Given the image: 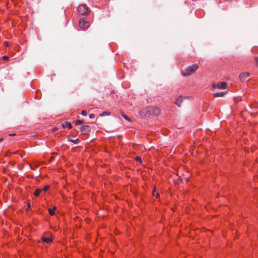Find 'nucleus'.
Listing matches in <instances>:
<instances>
[{"instance_id": "nucleus-1", "label": "nucleus", "mask_w": 258, "mask_h": 258, "mask_svg": "<svg viewBox=\"0 0 258 258\" xmlns=\"http://www.w3.org/2000/svg\"><path fill=\"white\" fill-rule=\"evenodd\" d=\"M198 69V66L197 64H193L192 66H189L187 68L182 70L181 72L182 75L183 76H186L188 75H190L195 72Z\"/></svg>"}, {"instance_id": "nucleus-2", "label": "nucleus", "mask_w": 258, "mask_h": 258, "mask_svg": "<svg viewBox=\"0 0 258 258\" xmlns=\"http://www.w3.org/2000/svg\"><path fill=\"white\" fill-rule=\"evenodd\" d=\"M78 11L82 15H85L90 13L89 8L85 5H80L79 6Z\"/></svg>"}, {"instance_id": "nucleus-3", "label": "nucleus", "mask_w": 258, "mask_h": 258, "mask_svg": "<svg viewBox=\"0 0 258 258\" xmlns=\"http://www.w3.org/2000/svg\"><path fill=\"white\" fill-rule=\"evenodd\" d=\"M79 25L81 29L84 30L88 28L90 26V24L88 22L86 21L84 19H80Z\"/></svg>"}, {"instance_id": "nucleus-4", "label": "nucleus", "mask_w": 258, "mask_h": 258, "mask_svg": "<svg viewBox=\"0 0 258 258\" xmlns=\"http://www.w3.org/2000/svg\"><path fill=\"white\" fill-rule=\"evenodd\" d=\"M212 86L213 88L225 89L227 88V84L224 82L220 83H213Z\"/></svg>"}, {"instance_id": "nucleus-5", "label": "nucleus", "mask_w": 258, "mask_h": 258, "mask_svg": "<svg viewBox=\"0 0 258 258\" xmlns=\"http://www.w3.org/2000/svg\"><path fill=\"white\" fill-rule=\"evenodd\" d=\"M41 240L43 242L50 243L52 241V238L51 236L50 237H46L44 235H42L41 237Z\"/></svg>"}, {"instance_id": "nucleus-6", "label": "nucleus", "mask_w": 258, "mask_h": 258, "mask_svg": "<svg viewBox=\"0 0 258 258\" xmlns=\"http://www.w3.org/2000/svg\"><path fill=\"white\" fill-rule=\"evenodd\" d=\"M249 76V74L248 73H242L240 74L239 79L241 81H244L247 79Z\"/></svg>"}, {"instance_id": "nucleus-7", "label": "nucleus", "mask_w": 258, "mask_h": 258, "mask_svg": "<svg viewBox=\"0 0 258 258\" xmlns=\"http://www.w3.org/2000/svg\"><path fill=\"white\" fill-rule=\"evenodd\" d=\"M90 131V126L89 125H83L81 128V131L83 134H87Z\"/></svg>"}, {"instance_id": "nucleus-8", "label": "nucleus", "mask_w": 258, "mask_h": 258, "mask_svg": "<svg viewBox=\"0 0 258 258\" xmlns=\"http://www.w3.org/2000/svg\"><path fill=\"white\" fill-rule=\"evenodd\" d=\"M62 126L63 128H68L69 129H70L72 127L71 123L68 121H66L62 123Z\"/></svg>"}, {"instance_id": "nucleus-9", "label": "nucleus", "mask_w": 258, "mask_h": 258, "mask_svg": "<svg viewBox=\"0 0 258 258\" xmlns=\"http://www.w3.org/2000/svg\"><path fill=\"white\" fill-rule=\"evenodd\" d=\"M183 99H184V98H182L181 97L177 98L176 101V102H175V104L178 106L180 107L181 106V102H182Z\"/></svg>"}, {"instance_id": "nucleus-10", "label": "nucleus", "mask_w": 258, "mask_h": 258, "mask_svg": "<svg viewBox=\"0 0 258 258\" xmlns=\"http://www.w3.org/2000/svg\"><path fill=\"white\" fill-rule=\"evenodd\" d=\"M56 209V207L54 206L53 207V209H48V212H49V214L51 215V216H53L55 214V210Z\"/></svg>"}, {"instance_id": "nucleus-11", "label": "nucleus", "mask_w": 258, "mask_h": 258, "mask_svg": "<svg viewBox=\"0 0 258 258\" xmlns=\"http://www.w3.org/2000/svg\"><path fill=\"white\" fill-rule=\"evenodd\" d=\"M225 92H221L219 93H216L214 94V96L215 97H222L224 95Z\"/></svg>"}, {"instance_id": "nucleus-12", "label": "nucleus", "mask_w": 258, "mask_h": 258, "mask_svg": "<svg viewBox=\"0 0 258 258\" xmlns=\"http://www.w3.org/2000/svg\"><path fill=\"white\" fill-rule=\"evenodd\" d=\"M41 190H42L40 189H36L35 190L34 193L35 196L38 197L40 195V192H41Z\"/></svg>"}, {"instance_id": "nucleus-13", "label": "nucleus", "mask_w": 258, "mask_h": 258, "mask_svg": "<svg viewBox=\"0 0 258 258\" xmlns=\"http://www.w3.org/2000/svg\"><path fill=\"white\" fill-rule=\"evenodd\" d=\"M49 188L50 186L49 185H46L43 187L42 190L44 191H46Z\"/></svg>"}, {"instance_id": "nucleus-14", "label": "nucleus", "mask_w": 258, "mask_h": 258, "mask_svg": "<svg viewBox=\"0 0 258 258\" xmlns=\"http://www.w3.org/2000/svg\"><path fill=\"white\" fill-rule=\"evenodd\" d=\"M251 51L252 52H258V47H253L252 49H251Z\"/></svg>"}, {"instance_id": "nucleus-15", "label": "nucleus", "mask_w": 258, "mask_h": 258, "mask_svg": "<svg viewBox=\"0 0 258 258\" xmlns=\"http://www.w3.org/2000/svg\"><path fill=\"white\" fill-rule=\"evenodd\" d=\"M83 123V121L82 120H77L76 121H75V124L77 125H79V124H81Z\"/></svg>"}, {"instance_id": "nucleus-16", "label": "nucleus", "mask_w": 258, "mask_h": 258, "mask_svg": "<svg viewBox=\"0 0 258 258\" xmlns=\"http://www.w3.org/2000/svg\"><path fill=\"white\" fill-rule=\"evenodd\" d=\"M70 141L73 143H74L75 144H78L79 142V139H77L76 140H70Z\"/></svg>"}, {"instance_id": "nucleus-17", "label": "nucleus", "mask_w": 258, "mask_h": 258, "mask_svg": "<svg viewBox=\"0 0 258 258\" xmlns=\"http://www.w3.org/2000/svg\"><path fill=\"white\" fill-rule=\"evenodd\" d=\"M81 114L83 116H86L87 115V112L86 110H82Z\"/></svg>"}, {"instance_id": "nucleus-18", "label": "nucleus", "mask_w": 258, "mask_h": 258, "mask_svg": "<svg viewBox=\"0 0 258 258\" xmlns=\"http://www.w3.org/2000/svg\"><path fill=\"white\" fill-rule=\"evenodd\" d=\"M135 160L137 162H141V158L138 156H137L135 158Z\"/></svg>"}, {"instance_id": "nucleus-19", "label": "nucleus", "mask_w": 258, "mask_h": 258, "mask_svg": "<svg viewBox=\"0 0 258 258\" xmlns=\"http://www.w3.org/2000/svg\"><path fill=\"white\" fill-rule=\"evenodd\" d=\"M123 117L127 120L130 121V119L126 115H123Z\"/></svg>"}, {"instance_id": "nucleus-20", "label": "nucleus", "mask_w": 258, "mask_h": 258, "mask_svg": "<svg viewBox=\"0 0 258 258\" xmlns=\"http://www.w3.org/2000/svg\"><path fill=\"white\" fill-rule=\"evenodd\" d=\"M89 117L90 118H94L95 117V115L94 114H90L89 115Z\"/></svg>"}, {"instance_id": "nucleus-21", "label": "nucleus", "mask_w": 258, "mask_h": 258, "mask_svg": "<svg viewBox=\"0 0 258 258\" xmlns=\"http://www.w3.org/2000/svg\"><path fill=\"white\" fill-rule=\"evenodd\" d=\"M255 61L256 66H258V57L255 58Z\"/></svg>"}, {"instance_id": "nucleus-22", "label": "nucleus", "mask_w": 258, "mask_h": 258, "mask_svg": "<svg viewBox=\"0 0 258 258\" xmlns=\"http://www.w3.org/2000/svg\"><path fill=\"white\" fill-rule=\"evenodd\" d=\"M3 59H4V60H8V59H9V57L7 56H3Z\"/></svg>"}, {"instance_id": "nucleus-23", "label": "nucleus", "mask_w": 258, "mask_h": 258, "mask_svg": "<svg viewBox=\"0 0 258 258\" xmlns=\"http://www.w3.org/2000/svg\"><path fill=\"white\" fill-rule=\"evenodd\" d=\"M4 44L5 46H7L8 45V42L7 41H5L4 42Z\"/></svg>"}, {"instance_id": "nucleus-24", "label": "nucleus", "mask_w": 258, "mask_h": 258, "mask_svg": "<svg viewBox=\"0 0 258 258\" xmlns=\"http://www.w3.org/2000/svg\"><path fill=\"white\" fill-rule=\"evenodd\" d=\"M109 114L108 113H106V112H104L103 113L102 115H109Z\"/></svg>"}, {"instance_id": "nucleus-25", "label": "nucleus", "mask_w": 258, "mask_h": 258, "mask_svg": "<svg viewBox=\"0 0 258 258\" xmlns=\"http://www.w3.org/2000/svg\"><path fill=\"white\" fill-rule=\"evenodd\" d=\"M156 198H158L159 197V194L157 193V194H156Z\"/></svg>"}, {"instance_id": "nucleus-26", "label": "nucleus", "mask_w": 258, "mask_h": 258, "mask_svg": "<svg viewBox=\"0 0 258 258\" xmlns=\"http://www.w3.org/2000/svg\"><path fill=\"white\" fill-rule=\"evenodd\" d=\"M3 140V138H1V139H0V142H1V141H2Z\"/></svg>"}, {"instance_id": "nucleus-27", "label": "nucleus", "mask_w": 258, "mask_h": 258, "mask_svg": "<svg viewBox=\"0 0 258 258\" xmlns=\"http://www.w3.org/2000/svg\"><path fill=\"white\" fill-rule=\"evenodd\" d=\"M156 110H157V111H159V109H158V108H157V109H156Z\"/></svg>"}]
</instances>
